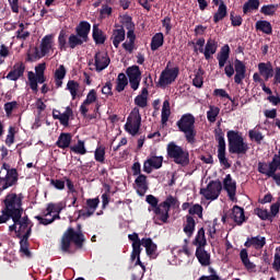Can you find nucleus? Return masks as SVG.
Instances as JSON below:
<instances>
[{
    "label": "nucleus",
    "instance_id": "nucleus-27",
    "mask_svg": "<svg viewBox=\"0 0 280 280\" xmlns=\"http://www.w3.org/2000/svg\"><path fill=\"white\" fill-rule=\"evenodd\" d=\"M68 234V237L70 238V242H73L75 246L82 247V244L84 243V234H82V231L75 232L72 228L68 229L66 232Z\"/></svg>",
    "mask_w": 280,
    "mask_h": 280
},
{
    "label": "nucleus",
    "instance_id": "nucleus-20",
    "mask_svg": "<svg viewBox=\"0 0 280 280\" xmlns=\"http://www.w3.org/2000/svg\"><path fill=\"white\" fill-rule=\"evenodd\" d=\"M23 73H25V63L16 62L13 66V69L7 74V80L16 82V80H19L20 78H23Z\"/></svg>",
    "mask_w": 280,
    "mask_h": 280
},
{
    "label": "nucleus",
    "instance_id": "nucleus-41",
    "mask_svg": "<svg viewBox=\"0 0 280 280\" xmlns=\"http://www.w3.org/2000/svg\"><path fill=\"white\" fill-rule=\"evenodd\" d=\"M136 106H139V108H145L148 106V89L143 88L141 91V94L136 96L135 98Z\"/></svg>",
    "mask_w": 280,
    "mask_h": 280
},
{
    "label": "nucleus",
    "instance_id": "nucleus-12",
    "mask_svg": "<svg viewBox=\"0 0 280 280\" xmlns=\"http://www.w3.org/2000/svg\"><path fill=\"white\" fill-rule=\"evenodd\" d=\"M130 242H132V253H131V260L135 261L137 259L136 265L140 266L142 270H145V265L141 262V244L142 241L139 238V234L132 233L128 235Z\"/></svg>",
    "mask_w": 280,
    "mask_h": 280
},
{
    "label": "nucleus",
    "instance_id": "nucleus-7",
    "mask_svg": "<svg viewBox=\"0 0 280 280\" xmlns=\"http://www.w3.org/2000/svg\"><path fill=\"white\" fill-rule=\"evenodd\" d=\"M224 73L226 78H233L234 75L235 84H242L246 78V63L240 59H235L234 67L233 63L226 65L224 68Z\"/></svg>",
    "mask_w": 280,
    "mask_h": 280
},
{
    "label": "nucleus",
    "instance_id": "nucleus-32",
    "mask_svg": "<svg viewBox=\"0 0 280 280\" xmlns=\"http://www.w3.org/2000/svg\"><path fill=\"white\" fill-rule=\"evenodd\" d=\"M240 257L246 270L253 271L255 270V268H257V266L253 261H250V259L248 258V250L246 248L241 249Z\"/></svg>",
    "mask_w": 280,
    "mask_h": 280
},
{
    "label": "nucleus",
    "instance_id": "nucleus-11",
    "mask_svg": "<svg viewBox=\"0 0 280 280\" xmlns=\"http://www.w3.org/2000/svg\"><path fill=\"white\" fill-rule=\"evenodd\" d=\"M200 194L206 200H218L222 194V182L211 180L206 188L200 189Z\"/></svg>",
    "mask_w": 280,
    "mask_h": 280
},
{
    "label": "nucleus",
    "instance_id": "nucleus-45",
    "mask_svg": "<svg viewBox=\"0 0 280 280\" xmlns=\"http://www.w3.org/2000/svg\"><path fill=\"white\" fill-rule=\"evenodd\" d=\"M93 39L97 45H104L106 37H104V33H102V30H100V26L97 24L93 25Z\"/></svg>",
    "mask_w": 280,
    "mask_h": 280
},
{
    "label": "nucleus",
    "instance_id": "nucleus-54",
    "mask_svg": "<svg viewBox=\"0 0 280 280\" xmlns=\"http://www.w3.org/2000/svg\"><path fill=\"white\" fill-rule=\"evenodd\" d=\"M277 170H279V163L272 158L271 162L267 163V177L272 178L277 174Z\"/></svg>",
    "mask_w": 280,
    "mask_h": 280
},
{
    "label": "nucleus",
    "instance_id": "nucleus-21",
    "mask_svg": "<svg viewBox=\"0 0 280 280\" xmlns=\"http://www.w3.org/2000/svg\"><path fill=\"white\" fill-rule=\"evenodd\" d=\"M200 54H203L206 60H210L211 56L218 51V43L213 38H209L205 48L199 49Z\"/></svg>",
    "mask_w": 280,
    "mask_h": 280
},
{
    "label": "nucleus",
    "instance_id": "nucleus-10",
    "mask_svg": "<svg viewBox=\"0 0 280 280\" xmlns=\"http://www.w3.org/2000/svg\"><path fill=\"white\" fill-rule=\"evenodd\" d=\"M125 130L131 137H137L139 135V130H141V114L139 113V107H135L127 117Z\"/></svg>",
    "mask_w": 280,
    "mask_h": 280
},
{
    "label": "nucleus",
    "instance_id": "nucleus-16",
    "mask_svg": "<svg viewBox=\"0 0 280 280\" xmlns=\"http://www.w3.org/2000/svg\"><path fill=\"white\" fill-rule=\"evenodd\" d=\"M108 65H110V57H108L106 51H98L95 54L94 67L96 71H104V69L108 68Z\"/></svg>",
    "mask_w": 280,
    "mask_h": 280
},
{
    "label": "nucleus",
    "instance_id": "nucleus-48",
    "mask_svg": "<svg viewBox=\"0 0 280 280\" xmlns=\"http://www.w3.org/2000/svg\"><path fill=\"white\" fill-rule=\"evenodd\" d=\"M170 115H172V110L170 108V100H165L163 102V106H162V124H167V120L170 119Z\"/></svg>",
    "mask_w": 280,
    "mask_h": 280
},
{
    "label": "nucleus",
    "instance_id": "nucleus-40",
    "mask_svg": "<svg viewBox=\"0 0 280 280\" xmlns=\"http://www.w3.org/2000/svg\"><path fill=\"white\" fill-rule=\"evenodd\" d=\"M66 90L69 91L72 100H77L78 93H80V83L75 80H69Z\"/></svg>",
    "mask_w": 280,
    "mask_h": 280
},
{
    "label": "nucleus",
    "instance_id": "nucleus-38",
    "mask_svg": "<svg viewBox=\"0 0 280 280\" xmlns=\"http://www.w3.org/2000/svg\"><path fill=\"white\" fill-rule=\"evenodd\" d=\"M231 218L236 222V224H243L245 220L244 209L240 208V206H234Z\"/></svg>",
    "mask_w": 280,
    "mask_h": 280
},
{
    "label": "nucleus",
    "instance_id": "nucleus-36",
    "mask_svg": "<svg viewBox=\"0 0 280 280\" xmlns=\"http://www.w3.org/2000/svg\"><path fill=\"white\" fill-rule=\"evenodd\" d=\"M194 246L197 248H205L207 246V238L205 236V228H200L197 232L195 240L192 241Z\"/></svg>",
    "mask_w": 280,
    "mask_h": 280
},
{
    "label": "nucleus",
    "instance_id": "nucleus-28",
    "mask_svg": "<svg viewBox=\"0 0 280 280\" xmlns=\"http://www.w3.org/2000/svg\"><path fill=\"white\" fill-rule=\"evenodd\" d=\"M49 51H54V35H46L42 39L40 52L47 56Z\"/></svg>",
    "mask_w": 280,
    "mask_h": 280
},
{
    "label": "nucleus",
    "instance_id": "nucleus-47",
    "mask_svg": "<svg viewBox=\"0 0 280 280\" xmlns=\"http://www.w3.org/2000/svg\"><path fill=\"white\" fill-rule=\"evenodd\" d=\"M128 86V78H126L125 73H119L116 80V91L121 93Z\"/></svg>",
    "mask_w": 280,
    "mask_h": 280
},
{
    "label": "nucleus",
    "instance_id": "nucleus-2",
    "mask_svg": "<svg viewBox=\"0 0 280 280\" xmlns=\"http://www.w3.org/2000/svg\"><path fill=\"white\" fill-rule=\"evenodd\" d=\"M226 137L230 154H246V152H248V142H245L242 132L237 130H230L228 131Z\"/></svg>",
    "mask_w": 280,
    "mask_h": 280
},
{
    "label": "nucleus",
    "instance_id": "nucleus-56",
    "mask_svg": "<svg viewBox=\"0 0 280 280\" xmlns=\"http://www.w3.org/2000/svg\"><path fill=\"white\" fill-rule=\"evenodd\" d=\"M192 84L194 86H196L197 89H202V84H205L203 78H202V71H198L195 74V78L192 79Z\"/></svg>",
    "mask_w": 280,
    "mask_h": 280
},
{
    "label": "nucleus",
    "instance_id": "nucleus-55",
    "mask_svg": "<svg viewBox=\"0 0 280 280\" xmlns=\"http://www.w3.org/2000/svg\"><path fill=\"white\" fill-rule=\"evenodd\" d=\"M261 14H265V16H273V14L277 12V5L276 4H267L262 5L260 9Z\"/></svg>",
    "mask_w": 280,
    "mask_h": 280
},
{
    "label": "nucleus",
    "instance_id": "nucleus-57",
    "mask_svg": "<svg viewBox=\"0 0 280 280\" xmlns=\"http://www.w3.org/2000/svg\"><path fill=\"white\" fill-rule=\"evenodd\" d=\"M28 82H30V88L32 89V91L37 93L38 92V81L36 80V75L34 74V72H28Z\"/></svg>",
    "mask_w": 280,
    "mask_h": 280
},
{
    "label": "nucleus",
    "instance_id": "nucleus-62",
    "mask_svg": "<svg viewBox=\"0 0 280 280\" xmlns=\"http://www.w3.org/2000/svg\"><path fill=\"white\" fill-rule=\"evenodd\" d=\"M272 268L273 270H276V272L280 271V249L279 248L276 249Z\"/></svg>",
    "mask_w": 280,
    "mask_h": 280
},
{
    "label": "nucleus",
    "instance_id": "nucleus-44",
    "mask_svg": "<svg viewBox=\"0 0 280 280\" xmlns=\"http://www.w3.org/2000/svg\"><path fill=\"white\" fill-rule=\"evenodd\" d=\"M165 42V37L163 33H156L151 40V50L156 51L160 47H163V43Z\"/></svg>",
    "mask_w": 280,
    "mask_h": 280
},
{
    "label": "nucleus",
    "instance_id": "nucleus-24",
    "mask_svg": "<svg viewBox=\"0 0 280 280\" xmlns=\"http://www.w3.org/2000/svg\"><path fill=\"white\" fill-rule=\"evenodd\" d=\"M185 244L183 247H174L172 249V254L174 257H177V259L182 260L184 257H191V250L189 249V240L185 238L184 240Z\"/></svg>",
    "mask_w": 280,
    "mask_h": 280
},
{
    "label": "nucleus",
    "instance_id": "nucleus-33",
    "mask_svg": "<svg viewBox=\"0 0 280 280\" xmlns=\"http://www.w3.org/2000/svg\"><path fill=\"white\" fill-rule=\"evenodd\" d=\"M112 39L114 47L117 49V47H119V45L126 40V31L122 27L115 30Z\"/></svg>",
    "mask_w": 280,
    "mask_h": 280
},
{
    "label": "nucleus",
    "instance_id": "nucleus-63",
    "mask_svg": "<svg viewBox=\"0 0 280 280\" xmlns=\"http://www.w3.org/2000/svg\"><path fill=\"white\" fill-rule=\"evenodd\" d=\"M210 276H201L199 280H220V276L215 272L214 268H209Z\"/></svg>",
    "mask_w": 280,
    "mask_h": 280
},
{
    "label": "nucleus",
    "instance_id": "nucleus-60",
    "mask_svg": "<svg viewBox=\"0 0 280 280\" xmlns=\"http://www.w3.org/2000/svg\"><path fill=\"white\" fill-rule=\"evenodd\" d=\"M14 135H16V128L9 127L8 136L5 139L7 145H12V143H14Z\"/></svg>",
    "mask_w": 280,
    "mask_h": 280
},
{
    "label": "nucleus",
    "instance_id": "nucleus-15",
    "mask_svg": "<svg viewBox=\"0 0 280 280\" xmlns=\"http://www.w3.org/2000/svg\"><path fill=\"white\" fill-rule=\"evenodd\" d=\"M163 167V156L162 155H149L143 163V172L145 174H152V170H161Z\"/></svg>",
    "mask_w": 280,
    "mask_h": 280
},
{
    "label": "nucleus",
    "instance_id": "nucleus-35",
    "mask_svg": "<svg viewBox=\"0 0 280 280\" xmlns=\"http://www.w3.org/2000/svg\"><path fill=\"white\" fill-rule=\"evenodd\" d=\"M196 231V220L191 215L186 217V224H184V233L187 237H191Z\"/></svg>",
    "mask_w": 280,
    "mask_h": 280
},
{
    "label": "nucleus",
    "instance_id": "nucleus-26",
    "mask_svg": "<svg viewBox=\"0 0 280 280\" xmlns=\"http://www.w3.org/2000/svg\"><path fill=\"white\" fill-rule=\"evenodd\" d=\"M231 56V47L229 45H224L217 56V60L219 61V68L224 69V66L229 61Z\"/></svg>",
    "mask_w": 280,
    "mask_h": 280
},
{
    "label": "nucleus",
    "instance_id": "nucleus-50",
    "mask_svg": "<svg viewBox=\"0 0 280 280\" xmlns=\"http://www.w3.org/2000/svg\"><path fill=\"white\" fill-rule=\"evenodd\" d=\"M30 31H27L25 24L21 23L19 30L15 33V36L19 40H27L30 38Z\"/></svg>",
    "mask_w": 280,
    "mask_h": 280
},
{
    "label": "nucleus",
    "instance_id": "nucleus-61",
    "mask_svg": "<svg viewBox=\"0 0 280 280\" xmlns=\"http://www.w3.org/2000/svg\"><path fill=\"white\" fill-rule=\"evenodd\" d=\"M85 104H94V102H97V92L95 90H91L88 95L86 98L84 100Z\"/></svg>",
    "mask_w": 280,
    "mask_h": 280
},
{
    "label": "nucleus",
    "instance_id": "nucleus-39",
    "mask_svg": "<svg viewBox=\"0 0 280 280\" xmlns=\"http://www.w3.org/2000/svg\"><path fill=\"white\" fill-rule=\"evenodd\" d=\"M226 14H228L226 4H224V1H221L217 12L213 15L214 23H220V21H224Z\"/></svg>",
    "mask_w": 280,
    "mask_h": 280
},
{
    "label": "nucleus",
    "instance_id": "nucleus-59",
    "mask_svg": "<svg viewBox=\"0 0 280 280\" xmlns=\"http://www.w3.org/2000/svg\"><path fill=\"white\" fill-rule=\"evenodd\" d=\"M190 215H198V218H202V206L196 203L188 210Z\"/></svg>",
    "mask_w": 280,
    "mask_h": 280
},
{
    "label": "nucleus",
    "instance_id": "nucleus-37",
    "mask_svg": "<svg viewBox=\"0 0 280 280\" xmlns=\"http://www.w3.org/2000/svg\"><path fill=\"white\" fill-rule=\"evenodd\" d=\"M220 115V107L215 105H209L207 110V119L209 124H215L218 121V117Z\"/></svg>",
    "mask_w": 280,
    "mask_h": 280
},
{
    "label": "nucleus",
    "instance_id": "nucleus-51",
    "mask_svg": "<svg viewBox=\"0 0 280 280\" xmlns=\"http://www.w3.org/2000/svg\"><path fill=\"white\" fill-rule=\"evenodd\" d=\"M248 137L250 141H255L256 143H261L264 141V133H261L257 128L249 130Z\"/></svg>",
    "mask_w": 280,
    "mask_h": 280
},
{
    "label": "nucleus",
    "instance_id": "nucleus-25",
    "mask_svg": "<svg viewBox=\"0 0 280 280\" xmlns=\"http://www.w3.org/2000/svg\"><path fill=\"white\" fill-rule=\"evenodd\" d=\"M196 257L201 266H211V254L205 249V247L196 248Z\"/></svg>",
    "mask_w": 280,
    "mask_h": 280
},
{
    "label": "nucleus",
    "instance_id": "nucleus-31",
    "mask_svg": "<svg viewBox=\"0 0 280 280\" xmlns=\"http://www.w3.org/2000/svg\"><path fill=\"white\" fill-rule=\"evenodd\" d=\"M67 77V68H65V65H60L57 70L55 71V84L57 89H60L62 86V81Z\"/></svg>",
    "mask_w": 280,
    "mask_h": 280
},
{
    "label": "nucleus",
    "instance_id": "nucleus-19",
    "mask_svg": "<svg viewBox=\"0 0 280 280\" xmlns=\"http://www.w3.org/2000/svg\"><path fill=\"white\" fill-rule=\"evenodd\" d=\"M246 248H255L256 250H261L266 246V237L264 236H252L247 237L246 242L244 243Z\"/></svg>",
    "mask_w": 280,
    "mask_h": 280
},
{
    "label": "nucleus",
    "instance_id": "nucleus-58",
    "mask_svg": "<svg viewBox=\"0 0 280 280\" xmlns=\"http://www.w3.org/2000/svg\"><path fill=\"white\" fill-rule=\"evenodd\" d=\"M70 247H71V238L69 237V234L66 232L61 240V250H63V253H67L69 252Z\"/></svg>",
    "mask_w": 280,
    "mask_h": 280
},
{
    "label": "nucleus",
    "instance_id": "nucleus-30",
    "mask_svg": "<svg viewBox=\"0 0 280 280\" xmlns=\"http://www.w3.org/2000/svg\"><path fill=\"white\" fill-rule=\"evenodd\" d=\"M75 32L77 35L86 43V40H89V32H91V24L86 21L80 22L75 28Z\"/></svg>",
    "mask_w": 280,
    "mask_h": 280
},
{
    "label": "nucleus",
    "instance_id": "nucleus-17",
    "mask_svg": "<svg viewBox=\"0 0 280 280\" xmlns=\"http://www.w3.org/2000/svg\"><path fill=\"white\" fill-rule=\"evenodd\" d=\"M100 207V198H93L86 200L85 210H79V218H91Z\"/></svg>",
    "mask_w": 280,
    "mask_h": 280
},
{
    "label": "nucleus",
    "instance_id": "nucleus-9",
    "mask_svg": "<svg viewBox=\"0 0 280 280\" xmlns=\"http://www.w3.org/2000/svg\"><path fill=\"white\" fill-rule=\"evenodd\" d=\"M20 237V253L24 257H32V252H30V236L32 235V223L26 225L23 230L16 228L13 230Z\"/></svg>",
    "mask_w": 280,
    "mask_h": 280
},
{
    "label": "nucleus",
    "instance_id": "nucleus-23",
    "mask_svg": "<svg viewBox=\"0 0 280 280\" xmlns=\"http://www.w3.org/2000/svg\"><path fill=\"white\" fill-rule=\"evenodd\" d=\"M135 189L138 196H145L148 191V177L145 175H138L135 179Z\"/></svg>",
    "mask_w": 280,
    "mask_h": 280
},
{
    "label": "nucleus",
    "instance_id": "nucleus-52",
    "mask_svg": "<svg viewBox=\"0 0 280 280\" xmlns=\"http://www.w3.org/2000/svg\"><path fill=\"white\" fill-rule=\"evenodd\" d=\"M129 80H141V70L138 66H132L127 69Z\"/></svg>",
    "mask_w": 280,
    "mask_h": 280
},
{
    "label": "nucleus",
    "instance_id": "nucleus-3",
    "mask_svg": "<svg viewBox=\"0 0 280 280\" xmlns=\"http://www.w3.org/2000/svg\"><path fill=\"white\" fill-rule=\"evenodd\" d=\"M177 202L178 200H176V198L170 196L165 201L161 202L156 208H154V224H158L159 226H162V224H167V221L170 220V209H172V207H176Z\"/></svg>",
    "mask_w": 280,
    "mask_h": 280
},
{
    "label": "nucleus",
    "instance_id": "nucleus-43",
    "mask_svg": "<svg viewBox=\"0 0 280 280\" xmlns=\"http://www.w3.org/2000/svg\"><path fill=\"white\" fill-rule=\"evenodd\" d=\"M141 246H143L145 248L147 255L149 257H152L154 255V253H156V244H154L152 238H142Z\"/></svg>",
    "mask_w": 280,
    "mask_h": 280
},
{
    "label": "nucleus",
    "instance_id": "nucleus-18",
    "mask_svg": "<svg viewBox=\"0 0 280 280\" xmlns=\"http://www.w3.org/2000/svg\"><path fill=\"white\" fill-rule=\"evenodd\" d=\"M223 187L225 191L228 192V196L232 202H235V194L237 191V184L235 180H233V177H231V174H228L225 178L223 179Z\"/></svg>",
    "mask_w": 280,
    "mask_h": 280
},
{
    "label": "nucleus",
    "instance_id": "nucleus-1",
    "mask_svg": "<svg viewBox=\"0 0 280 280\" xmlns=\"http://www.w3.org/2000/svg\"><path fill=\"white\" fill-rule=\"evenodd\" d=\"M5 213L11 215L13 224L9 226V231L13 232L14 230L19 229L23 231L25 226L32 224L27 217H23V197L21 195L11 194L8 195L5 200Z\"/></svg>",
    "mask_w": 280,
    "mask_h": 280
},
{
    "label": "nucleus",
    "instance_id": "nucleus-42",
    "mask_svg": "<svg viewBox=\"0 0 280 280\" xmlns=\"http://www.w3.org/2000/svg\"><path fill=\"white\" fill-rule=\"evenodd\" d=\"M70 152L84 156L86 154V142L84 140H78V142L70 147Z\"/></svg>",
    "mask_w": 280,
    "mask_h": 280
},
{
    "label": "nucleus",
    "instance_id": "nucleus-53",
    "mask_svg": "<svg viewBox=\"0 0 280 280\" xmlns=\"http://www.w3.org/2000/svg\"><path fill=\"white\" fill-rule=\"evenodd\" d=\"M83 43H86L82 37H79L75 34H71L68 39V45L70 49H75L78 45H82Z\"/></svg>",
    "mask_w": 280,
    "mask_h": 280
},
{
    "label": "nucleus",
    "instance_id": "nucleus-34",
    "mask_svg": "<svg viewBox=\"0 0 280 280\" xmlns=\"http://www.w3.org/2000/svg\"><path fill=\"white\" fill-rule=\"evenodd\" d=\"M257 32H262V34L270 35L272 34V24L266 20H259L255 24Z\"/></svg>",
    "mask_w": 280,
    "mask_h": 280
},
{
    "label": "nucleus",
    "instance_id": "nucleus-64",
    "mask_svg": "<svg viewBox=\"0 0 280 280\" xmlns=\"http://www.w3.org/2000/svg\"><path fill=\"white\" fill-rule=\"evenodd\" d=\"M51 187H55V189H58L59 191H62L65 189V180L62 179H50Z\"/></svg>",
    "mask_w": 280,
    "mask_h": 280
},
{
    "label": "nucleus",
    "instance_id": "nucleus-14",
    "mask_svg": "<svg viewBox=\"0 0 280 280\" xmlns=\"http://www.w3.org/2000/svg\"><path fill=\"white\" fill-rule=\"evenodd\" d=\"M218 141V159L219 163L229 170L231 164L229 163V159L226 158V141L224 140V135H219L217 138Z\"/></svg>",
    "mask_w": 280,
    "mask_h": 280
},
{
    "label": "nucleus",
    "instance_id": "nucleus-49",
    "mask_svg": "<svg viewBox=\"0 0 280 280\" xmlns=\"http://www.w3.org/2000/svg\"><path fill=\"white\" fill-rule=\"evenodd\" d=\"M255 10H259V0H248L243 5V12L248 14V12H253Z\"/></svg>",
    "mask_w": 280,
    "mask_h": 280
},
{
    "label": "nucleus",
    "instance_id": "nucleus-13",
    "mask_svg": "<svg viewBox=\"0 0 280 280\" xmlns=\"http://www.w3.org/2000/svg\"><path fill=\"white\" fill-rule=\"evenodd\" d=\"M176 78H178V68H170V66H167L160 74L159 86L165 89V86H170L172 82H176Z\"/></svg>",
    "mask_w": 280,
    "mask_h": 280
},
{
    "label": "nucleus",
    "instance_id": "nucleus-46",
    "mask_svg": "<svg viewBox=\"0 0 280 280\" xmlns=\"http://www.w3.org/2000/svg\"><path fill=\"white\" fill-rule=\"evenodd\" d=\"M94 159L96 163H104L106 161V148L98 145L94 151Z\"/></svg>",
    "mask_w": 280,
    "mask_h": 280
},
{
    "label": "nucleus",
    "instance_id": "nucleus-22",
    "mask_svg": "<svg viewBox=\"0 0 280 280\" xmlns=\"http://www.w3.org/2000/svg\"><path fill=\"white\" fill-rule=\"evenodd\" d=\"M258 71L259 74L264 77L265 82H268L270 78L275 77V68H272L270 61L258 63Z\"/></svg>",
    "mask_w": 280,
    "mask_h": 280
},
{
    "label": "nucleus",
    "instance_id": "nucleus-5",
    "mask_svg": "<svg viewBox=\"0 0 280 280\" xmlns=\"http://www.w3.org/2000/svg\"><path fill=\"white\" fill-rule=\"evenodd\" d=\"M65 209V203H48L46 210L35 217V220L38 221V224L47 226L51 224L56 219L60 218V212Z\"/></svg>",
    "mask_w": 280,
    "mask_h": 280
},
{
    "label": "nucleus",
    "instance_id": "nucleus-29",
    "mask_svg": "<svg viewBox=\"0 0 280 280\" xmlns=\"http://www.w3.org/2000/svg\"><path fill=\"white\" fill-rule=\"evenodd\" d=\"M72 139H73V136H71V133L62 132L58 137L56 145L57 148H60V150H67V148H71Z\"/></svg>",
    "mask_w": 280,
    "mask_h": 280
},
{
    "label": "nucleus",
    "instance_id": "nucleus-8",
    "mask_svg": "<svg viewBox=\"0 0 280 280\" xmlns=\"http://www.w3.org/2000/svg\"><path fill=\"white\" fill-rule=\"evenodd\" d=\"M19 180V172L16 168H11L10 164H2L0 168V188L3 190L16 185Z\"/></svg>",
    "mask_w": 280,
    "mask_h": 280
},
{
    "label": "nucleus",
    "instance_id": "nucleus-4",
    "mask_svg": "<svg viewBox=\"0 0 280 280\" xmlns=\"http://www.w3.org/2000/svg\"><path fill=\"white\" fill-rule=\"evenodd\" d=\"M179 132H184L188 143H196V117L191 114H184L177 121Z\"/></svg>",
    "mask_w": 280,
    "mask_h": 280
},
{
    "label": "nucleus",
    "instance_id": "nucleus-6",
    "mask_svg": "<svg viewBox=\"0 0 280 280\" xmlns=\"http://www.w3.org/2000/svg\"><path fill=\"white\" fill-rule=\"evenodd\" d=\"M168 159H172L177 165H189V152L176 142H170L166 147Z\"/></svg>",
    "mask_w": 280,
    "mask_h": 280
}]
</instances>
